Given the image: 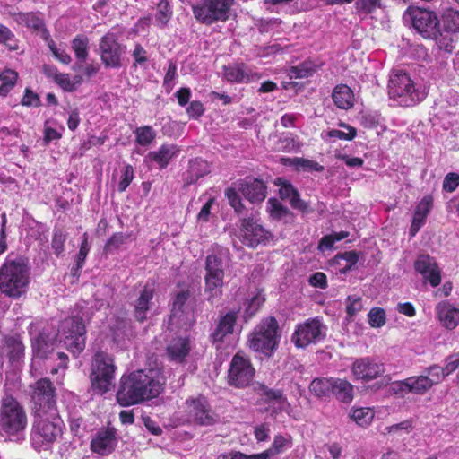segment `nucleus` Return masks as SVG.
<instances>
[{
    "label": "nucleus",
    "instance_id": "f257e3e1",
    "mask_svg": "<svg viewBox=\"0 0 459 459\" xmlns=\"http://www.w3.org/2000/svg\"><path fill=\"white\" fill-rule=\"evenodd\" d=\"M162 389L163 384L153 369L135 370L121 377L117 400L121 406L139 404L157 397Z\"/></svg>",
    "mask_w": 459,
    "mask_h": 459
},
{
    "label": "nucleus",
    "instance_id": "f03ea898",
    "mask_svg": "<svg viewBox=\"0 0 459 459\" xmlns=\"http://www.w3.org/2000/svg\"><path fill=\"white\" fill-rule=\"evenodd\" d=\"M30 267L21 257H7L0 267V290L8 297L17 299L23 295L29 284Z\"/></svg>",
    "mask_w": 459,
    "mask_h": 459
},
{
    "label": "nucleus",
    "instance_id": "7ed1b4c3",
    "mask_svg": "<svg viewBox=\"0 0 459 459\" xmlns=\"http://www.w3.org/2000/svg\"><path fill=\"white\" fill-rule=\"evenodd\" d=\"M63 420L57 411L33 414L30 442L33 448H47L62 435Z\"/></svg>",
    "mask_w": 459,
    "mask_h": 459
},
{
    "label": "nucleus",
    "instance_id": "20e7f679",
    "mask_svg": "<svg viewBox=\"0 0 459 459\" xmlns=\"http://www.w3.org/2000/svg\"><path fill=\"white\" fill-rule=\"evenodd\" d=\"M388 95L403 107H411L422 101L426 93L416 87L409 74L403 70H393L388 82Z\"/></svg>",
    "mask_w": 459,
    "mask_h": 459
},
{
    "label": "nucleus",
    "instance_id": "39448f33",
    "mask_svg": "<svg viewBox=\"0 0 459 459\" xmlns=\"http://www.w3.org/2000/svg\"><path fill=\"white\" fill-rule=\"evenodd\" d=\"M26 426L27 415L23 407L13 397H4L0 409V429L8 435H16Z\"/></svg>",
    "mask_w": 459,
    "mask_h": 459
},
{
    "label": "nucleus",
    "instance_id": "423d86ee",
    "mask_svg": "<svg viewBox=\"0 0 459 459\" xmlns=\"http://www.w3.org/2000/svg\"><path fill=\"white\" fill-rule=\"evenodd\" d=\"M114 359L104 351L95 354L91 374V386L100 394L110 390L115 378Z\"/></svg>",
    "mask_w": 459,
    "mask_h": 459
},
{
    "label": "nucleus",
    "instance_id": "0eeeda50",
    "mask_svg": "<svg viewBox=\"0 0 459 459\" xmlns=\"http://www.w3.org/2000/svg\"><path fill=\"white\" fill-rule=\"evenodd\" d=\"M443 380V371L438 365H432L423 370V374L418 377H411L404 380L394 383L395 393L405 392L422 394L433 385Z\"/></svg>",
    "mask_w": 459,
    "mask_h": 459
},
{
    "label": "nucleus",
    "instance_id": "6e6552de",
    "mask_svg": "<svg viewBox=\"0 0 459 459\" xmlns=\"http://www.w3.org/2000/svg\"><path fill=\"white\" fill-rule=\"evenodd\" d=\"M277 330L278 323L275 318L264 319L250 335L248 340L250 349L264 355H271L278 343Z\"/></svg>",
    "mask_w": 459,
    "mask_h": 459
},
{
    "label": "nucleus",
    "instance_id": "1a4fd4ad",
    "mask_svg": "<svg viewBox=\"0 0 459 459\" xmlns=\"http://www.w3.org/2000/svg\"><path fill=\"white\" fill-rule=\"evenodd\" d=\"M85 325L81 317L72 316L62 321L58 334L60 342L74 354H79L85 348Z\"/></svg>",
    "mask_w": 459,
    "mask_h": 459
},
{
    "label": "nucleus",
    "instance_id": "9d476101",
    "mask_svg": "<svg viewBox=\"0 0 459 459\" xmlns=\"http://www.w3.org/2000/svg\"><path fill=\"white\" fill-rule=\"evenodd\" d=\"M30 396L33 414L57 411L56 391L48 378H40L30 385Z\"/></svg>",
    "mask_w": 459,
    "mask_h": 459
},
{
    "label": "nucleus",
    "instance_id": "9b49d317",
    "mask_svg": "<svg viewBox=\"0 0 459 459\" xmlns=\"http://www.w3.org/2000/svg\"><path fill=\"white\" fill-rule=\"evenodd\" d=\"M122 33V28H112L100 39V59L106 67L119 68L122 65L121 56L125 47L118 42Z\"/></svg>",
    "mask_w": 459,
    "mask_h": 459
},
{
    "label": "nucleus",
    "instance_id": "f8f14e48",
    "mask_svg": "<svg viewBox=\"0 0 459 459\" xmlns=\"http://www.w3.org/2000/svg\"><path fill=\"white\" fill-rule=\"evenodd\" d=\"M403 20L411 22L414 30L424 39L435 36L440 25L435 12L422 8L409 7L403 14Z\"/></svg>",
    "mask_w": 459,
    "mask_h": 459
},
{
    "label": "nucleus",
    "instance_id": "ddd939ff",
    "mask_svg": "<svg viewBox=\"0 0 459 459\" xmlns=\"http://www.w3.org/2000/svg\"><path fill=\"white\" fill-rule=\"evenodd\" d=\"M327 332V326L318 317L309 318L297 325L292 335V342L299 348H306L310 344L322 342Z\"/></svg>",
    "mask_w": 459,
    "mask_h": 459
},
{
    "label": "nucleus",
    "instance_id": "4468645a",
    "mask_svg": "<svg viewBox=\"0 0 459 459\" xmlns=\"http://www.w3.org/2000/svg\"><path fill=\"white\" fill-rule=\"evenodd\" d=\"M255 374L249 359L239 352L235 354L228 370L227 382L230 386L245 388L251 385Z\"/></svg>",
    "mask_w": 459,
    "mask_h": 459
},
{
    "label": "nucleus",
    "instance_id": "2eb2a0df",
    "mask_svg": "<svg viewBox=\"0 0 459 459\" xmlns=\"http://www.w3.org/2000/svg\"><path fill=\"white\" fill-rule=\"evenodd\" d=\"M233 0H205L202 4L193 6V13L196 20L205 24H212L217 21H225Z\"/></svg>",
    "mask_w": 459,
    "mask_h": 459
},
{
    "label": "nucleus",
    "instance_id": "dca6fc26",
    "mask_svg": "<svg viewBox=\"0 0 459 459\" xmlns=\"http://www.w3.org/2000/svg\"><path fill=\"white\" fill-rule=\"evenodd\" d=\"M255 393L259 396L258 403L266 405V411L272 415H277L290 408V403L283 391L269 388L262 383H255Z\"/></svg>",
    "mask_w": 459,
    "mask_h": 459
},
{
    "label": "nucleus",
    "instance_id": "f3484780",
    "mask_svg": "<svg viewBox=\"0 0 459 459\" xmlns=\"http://www.w3.org/2000/svg\"><path fill=\"white\" fill-rule=\"evenodd\" d=\"M351 371L354 379L369 382L384 375L385 368V365L376 359L362 357L354 359Z\"/></svg>",
    "mask_w": 459,
    "mask_h": 459
},
{
    "label": "nucleus",
    "instance_id": "a211bd4d",
    "mask_svg": "<svg viewBox=\"0 0 459 459\" xmlns=\"http://www.w3.org/2000/svg\"><path fill=\"white\" fill-rule=\"evenodd\" d=\"M243 243L250 247H255L259 244H265L272 234L266 230L258 221L253 218H244L241 223Z\"/></svg>",
    "mask_w": 459,
    "mask_h": 459
},
{
    "label": "nucleus",
    "instance_id": "6ab92c4d",
    "mask_svg": "<svg viewBox=\"0 0 459 459\" xmlns=\"http://www.w3.org/2000/svg\"><path fill=\"white\" fill-rule=\"evenodd\" d=\"M117 445V430L115 428H101L91 437L90 448L91 452L101 456L110 455Z\"/></svg>",
    "mask_w": 459,
    "mask_h": 459
},
{
    "label": "nucleus",
    "instance_id": "aec40b11",
    "mask_svg": "<svg viewBox=\"0 0 459 459\" xmlns=\"http://www.w3.org/2000/svg\"><path fill=\"white\" fill-rule=\"evenodd\" d=\"M186 411L189 419L199 425H212L216 418L207 400L204 396L186 401Z\"/></svg>",
    "mask_w": 459,
    "mask_h": 459
},
{
    "label": "nucleus",
    "instance_id": "412c9836",
    "mask_svg": "<svg viewBox=\"0 0 459 459\" xmlns=\"http://www.w3.org/2000/svg\"><path fill=\"white\" fill-rule=\"evenodd\" d=\"M414 268L432 287L440 284L441 271L434 257L429 255H420L414 263Z\"/></svg>",
    "mask_w": 459,
    "mask_h": 459
},
{
    "label": "nucleus",
    "instance_id": "4be33fe9",
    "mask_svg": "<svg viewBox=\"0 0 459 459\" xmlns=\"http://www.w3.org/2000/svg\"><path fill=\"white\" fill-rule=\"evenodd\" d=\"M153 296L154 289L146 284L134 301V316L138 322L143 323L147 319L148 312L153 306Z\"/></svg>",
    "mask_w": 459,
    "mask_h": 459
},
{
    "label": "nucleus",
    "instance_id": "5701e85b",
    "mask_svg": "<svg viewBox=\"0 0 459 459\" xmlns=\"http://www.w3.org/2000/svg\"><path fill=\"white\" fill-rule=\"evenodd\" d=\"M238 191L251 203H261L266 197V186L257 178H246L239 183Z\"/></svg>",
    "mask_w": 459,
    "mask_h": 459
},
{
    "label": "nucleus",
    "instance_id": "b1692460",
    "mask_svg": "<svg viewBox=\"0 0 459 459\" xmlns=\"http://www.w3.org/2000/svg\"><path fill=\"white\" fill-rule=\"evenodd\" d=\"M238 318V312L231 310L221 316L219 322L211 333L210 338L213 343H221L225 337L231 334Z\"/></svg>",
    "mask_w": 459,
    "mask_h": 459
},
{
    "label": "nucleus",
    "instance_id": "393cba45",
    "mask_svg": "<svg viewBox=\"0 0 459 459\" xmlns=\"http://www.w3.org/2000/svg\"><path fill=\"white\" fill-rule=\"evenodd\" d=\"M230 261V253L227 247L215 245L206 256L205 271H224Z\"/></svg>",
    "mask_w": 459,
    "mask_h": 459
},
{
    "label": "nucleus",
    "instance_id": "a878e982",
    "mask_svg": "<svg viewBox=\"0 0 459 459\" xmlns=\"http://www.w3.org/2000/svg\"><path fill=\"white\" fill-rule=\"evenodd\" d=\"M56 334L42 331L32 338V350L34 356L39 359H47L54 351Z\"/></svg>",
    "mask_w": 459,
    "mask_h": 459
},
{
    "label": "nucleus",
    "instance_id": "bb28decb",
    "mask_svg": "<svg viewBox=\"0 0 459 459\" xmlns=\"http://www.w3.org/2000/svg\"><path fill=\"white\" fill-rule=\"evenodd\" d=\"M277 181V185L280 186V197L282 200H288L293 209L303 212H307L308 205L305 201L300 199L298 190L290 183L282 178H278Z\"/></svg>",
    "mask_w": 459,
    "mask_h": 459
},
{
    "label": "nucleus",
    "instance_id": "cd10ccee",
    "mask_svg": "<svg viewBox=\"0 0 459 459\" xmlns=\"http://www.w3.org/2000/svg\"><path fill=\"white\" fill-rule=\"evenodd\" d=\"M0 355L8 358L11 364H18L24 356V345L18 337H5Z\"/></svg>",
    "mask_w": 459,
    "mask_h": 459
},
{
    "label": "nucleus",
    "instance_id": "c85d7f7f",
    "mask_svg": "<svg viewBox=\"0 0 459 459\" xmlns=\"http://www.w3.org/2000/svg\"><path fill=\"white\" fill-rule=\"evenodd\" d=\"M224 77L238 83H247L259 79L258 74L244 64L225 66Z\"/></svg>",
    "mask_w": 459,
    "mask_h": 459
},
{
    "label": "nucleus",
    "instance_id": "c756f323",
    "mask_svg": "<svg viewBox=\"0 0 459 459\" xmlns=\"http://www.w3.org/2000/svg\"><path fill=\"white\" fill-rule=\"evenodd\" d=\"M438 320L447 329H454L459 324V309L447 301L439 302L436 307Z\"/></svg>",
    "mask_w": 459,
    "mask_h": 459
},
{
    "label": "nucleus",
    "instance_id": "7c9ffc66",
    "mask_svg": "<svg viewBox=\"0 0 459 459\" xmlns=\"http://www.w3.org/2000/svg\"><path fill=\"white\" fill-rule=\"evenodd\" d=\"M224 272L222 271H205L204 281L205 293L208 295L207 299L210 302L213 299L218 298L222 293Z\"/></svg>",
    "mask_w": 459,
    "mask_h": 459
},
{
    "label": "nucleus",
    "instance_id": "2f4dec72",
    "mask_svg": "<svg viewBox=\"0 0 459 459\" xmlns=\"http://www.w3.org/2000/svg\"><path fill=\"white\" fill-rule=\"evenodd\" d=\"M179 151L176 144H162L159 150L150 152L146 159L157 163L160 169H165L169 161L178 155Z\"/></svg>",
    "mask_w": 459,
    "mask_h": 459
},
{
    "label": "nucleus",
    "instance_id": "473e14b6",
    "mask_svg": "<svg viewBox=\"0 0 459 459\" xmlns=\"http://www.w3.org/2000/svg\"><path fill=\"white\" fill-rule=\"evenodd\" d=\"M166 351L171 361L181 363L190 351L189 341L183 337L173 338L168 344Z\"/></svg>",
    "mask_w": 459,
    "mask_h": 459
},
{
    "label": "nucleus",
    "instance_id": "72a5a7b5",
    "mask_svg": "<svg viewBox=\"0 0 459 459\" xmlns=\"http://www.w3.org/2000/svg\"><path fill=\"white\" fill-rule=\"evenodd\" d=\"M332 394L344 403H351L354 397V386L347 379L334 377Z\"/></svg>",
    "mask_w": 459,
    "mask_h": 459
},
{
    "label": "nucleus",
    "instance_id": "f704fd0d",
    "mask_svg": "<svg viewBox=\"0 0 459 459\" xmlns=\"http://www.w3.org/2000/svg\"><path fill=\"white\" fill-rule=\"evenodd\" d=\"M332 99L339 108L349 109L353 106L354 94L349 86L340 84L334 87Z\"/></svg>",
    "mask_w": 459,
    "mask_h": 459
},
{
    "label": "nucleus",
    "instance_id": "c9c22d12",
    "mask_svg": "<svg viewBox=\"0 0 459 459\" xmlns=\"http://www.w3.org/2000/svg\"><path fill=\"white\" fill-rule=\"evenodd\" d=\"M210 172L208 162L201 158H195L189 162L186 181L187 185L195 183L200 178Z\"/></svg>",
    "mask_w": 459,
    "mask_h": 459
},
{
    "label": "nucleus",
    "instance_id": "e433bc0d",
    "mask_svg": "<svg viewBox=\"0 0 459 459\" xmlns=\"http://www.w3.org/2000/svg\"><path fill=\"white\" fill-rule=\"evenodd\" d=\"M189 297V290H182L176 295L172 304L171 316L169 318L170 324L180 322L181 316L186 313L187 307L186 304Z\"/></svg>",
    "mask_w": 459,
    "mask_h": 459
},
{
    "label": "nucleus",
    "instance_id": "4c0bfd02",
    "mask_svg": "<svg viewBox=\"0 0 459 459\" xmlns=\"http://www.w3.org/2000/svg\"><path fill=\"white\" fill-rule=\"evenodd\" d=\"M334 377L315 378L309 385V391L318 398H327L332 394Z\"/></svg>",
    "mask_w": 459,
    "mask_h": 459
},
{
    "label": "nucleus",
    "instance_id": "58836bf2",
    "mask_svg": "<svg viewBox=\"0 0 459 459\" xmlns=\"http://www.w3.org/2000/svg\"><path fill=\"white\" fill-rule=\"evenodd\" d=\"M435 34V36L429 37V39H434L440 49L451 52L454 48L455 33L448 29H445L444 26L441 29L439 25Z\"/></svg>",
    "mask_w": 459,
    "mask_h": 459
},
{
    "label": "nucleus",
    "instance_id": "ea45409f",
    "mask_svg": "<svg viewBox=\"0 0 459 459\" xmlns=\"http://www.w3.org/2000/svg\"><path fill=\"white\" fill-rule=\"evenodd\" d=\"M12 15L18 24L27 28L39 30L44 26L43 20L36 13H12Z\"/></svg>",
    "mask_w": 459,
    "mask_h": 459
},
{
    "label": "nucleus",
    "instance_id": "a19ab883",
    "mask_svg": "<svg viewBox=\"0 0 459 459\" xmlns=\"http://www.w3.org/2000/svg\"><path fill=\"white\" fill-rule=\"evenodd\" d=\"M317 66L310 61L303 62L299 65L288 69L287 75L290 79H304L312 76L316 72Z\"/></svg>",
    "mask_w": 459,
    "mask_h": 459
},
{
    "label": "nucleus",
    "instance_id": "79ce46f5",
    "mask_svg": "<svg viewBox=\"0 0 459 459\" xmlns=\"http://www.w3.org/2000/svg\"><path fill=\"white\" fill-rule=\"evenodd\" d=\"M358 260L359 252L355 250L339 253L334 256V262L339 265H342V261H345V265L340 268V273L342 274H345L351 271L356 265Z\"/></svg>",
    "mask_w": 459,
    "mask_h": 459
},
{
    "label": "nucleus",
    "instance_id": "37998d69",
    "mask_svg": "<svg viewBox=\"0 0 459 459\" xmlns=\"http://www.w3.org/2000/svg\"><path fill=\"white\" fill-rule=\"evenodd\" d=\"M72 48L79 62H84L89 56V39L83 35L76 36L72 41Z\"/></svg>",
    "mask_w": 459,
    "mask_h": 459
},
{
    "label": "nucleus",
    "instance_id": "c03bdc74",
    "mask_svg": "<svg viewBox=\"0 0 459 459\" xmlns=\"http://www.w3.org/2000/svg\"><path fill=\"white\" fill-rule=\"evenodd\" d=\"M290 437L278 435L274 437L271 447L260 454L261 455L264 456V459H270L272 456L284 452V450L286 449L287 446H290Z\"/></svg>",
    "mask_w": 459,
    "mask_h": 459
},
{
    "label": "nucleus",
    "instance_id": "a18cd8bd",
    "mask_svg": "<svg viewBox=\"0 0 459 459\" xmlns=\"http://www.w3.org/2000/svg\"><path fill=\"white\" fill-rule=\"evenodd\" d=\"M340 126L345 127L348 130V133H345L338 129H331L325 133V135H324V133L322 134L323 138L326 141H331L334 139L351 141L356 137L357 131L354 127L345 125L343 123H341Z\"/></svg>",
    "mask_w": 459,
    "mask_h": 459
},
{
    "label": "nucleus",
    "instance_id": "49530a36",
    "mask_svg": "<svg viewBox=\"0 0 459 459\" xmlns=\"http://www.w3.org/2000/svg\"><path fill=\"white\" fill-rule=\"evenodd\" d=\"M90 250H91V243L89 242V236L85 232V233H83V235L82 237V243H81V246H80V249H79L78 254L76 255V259H75L76 264H75V267H74L72 269V271L74 272L73 273L74 275L78 272H80L82 270V268L83 267L84 263H85V259H86Z\"/></svg>",
    "mask_w": 459,
    "mask_h": 459
},
{
    "label": "nucleus",
    "instance_id": "de8ad7c7",
    "mask_svg": "<svg viewBox=\"0 0 459 459\" xmlns=\"http://www.w3.org/2000/svg\"><path fill=\"white\" fill-rule=\"evenodd\" d=\"M134 134L135 135V142L142 146H147L151 144L156 137V132L151 126L137 127L134 131Z\"/></svg>",
    "mask_w": 459,
    "mask_h": 459
},
{
    "label": "nucleus",
    "instance_id": "09e8293b",
    "mask_svg": "<svg viewBox=\"0 0 459 459\" xmlns=\"http://www.w3.org/2000/svg\"><path fill=\"white\" fill-rule=\"evenodd\" d=\"M0 44H4L9 50L13 51L19 48L18 41L12 30L0 23Z\"/></svg>",
    "mask_w": 459,
    "mask_h": 459
},
{
    "label": "nucleus",
    "instance_id": "8fccbe9b",
    "mask_svg": "<svg viewBox=\"0 0 459 459\" xmlns=\"http://www.w3.org/2000/svg\"><path fill=\"white\" fill-rule=\"evenodd\" d=\"M374 418V412L370 408H358L351 412V419L359 426L368 425Z\"/></svg>",
    "mask_w": 459,
    "mask_h": 459
},
{
    "label": "nucleus",
    "instance_id": "3c124183",
    "mask_svg": "<svg viewBox=\"0 0 459 459\" xmlns=\"http://www.w3.org/2000/svg\"><path fill=\"white\" fill-rule=\"evenodd\" d=\"M267 211L273 219L280 220L289 214V209L283 206L275 198H270L267 202Z\"/></svg>",
    "mask_w": 459,
    "mask_h": 459
},
{
    "label": "nucleus",
    "instance_id": "603ef678",
    "mask_svg": "<svg viewBox=\"0 0 459 459\" xmlns=\"http://www.w3.org/2000/svg\"><path fill=\"white\" fill-rule=\"evenodd\" d=\"M131 56L134 58V63L132 65V67L134 68H136L138 65L145 66L149 61L148 52L140 43L134 44Z\"/></svg>",
    "mask_w": 459,
    "mask_h": 459
},
{
    "label": "nucleus",
    "instance_id": "864d4df0",
    "mask_svg": "<svg viewBox=\"0 0 459 459\" xmlns=\"http://www.w3.org/2000/svg\"><path fill=\"white\" fill-rule=\"evenodd\" d=\"M172 12L169 4L166 0H161L157 6L156 22L161 27L165 26L171 17Z\"/></svg>",
    "mask_w": 459,
    "mask_h": 459
},
{
    "label": "nucleus",
    "instance_id": "5fc2aeb1",
    "mask_svg": "<svg viewBox=\"0 0 459 459\" xmlns=\"http://www.w3.org/2000/svg\"><path fill=\"white\" fill-rule=\"evenodd\" d=\"M225 196L227 197L230 205L234 209L235 212L238 215L243 213L245 206L238 191L233 187H229L225 190Z\"/></svg>",
    "mask_w": 459,
    "mask_h": 459
},
{
    "label": "nucleus",
    "instance_id": "6e6d98bb",
    "mask_svg": "<svg viewBox=\"0 0 459 459\" xmlns=\"http://www.w3.org/2000/svg\"><path fill=\"white\" fill-rule=\"evenodd\" d=\"M65 241L66 234L60 229H55L52 236L51 248L57 256L63 254Z\"/></svg>",
    "mask_w": 459,
    "mask_h": 459
},
{
    "label": "nucleus",
    "instance_id": "4d7b16f0",
    "mask_svg": "<svg viewBox=\"0 0 459 459\" xmlns=\"http://www.w3.org/2000/svg\"><path fill=\"white\" fill-rule=\"evenodd\" d=\"M443 26L455 33L459 32V11H447L443 18Z\"/></svg>",
    "mask_w": 459,
    "mask_h": 459
},
{
    "label": "nucleus",
    "instance_id": "13d9d810",
    "mask_svg": "<svg viewBox=\"0 0 459 459\" xmlns=\"http://www.w3.org/2000/svg\"><path fill=\"white\" fill-rule=\"evenodd\" d=\"M368 323L372 327H381L385 324V312L383 308L374 307L368 315Z\"/></svg>",
    "mask_w": 459,
    "mask_h": 459
},
{
    "label": "nucleus",
    "instance_id": "bf43d9fd",
    "mask_svg": "<svg viewBox=\"0 0 459 459\" xmlns=\"http://www.w3.org/2000/svg\"><path fill=\"white\" fill-rule=\"evenodd\" d=\"M131 239V235L125 233H116L114 234L106 243L105 249L107 251H110L113 249H117L122 245L126 244L128 240Z\"/></svg>",
    "mask_w": 459,
    "mask_h": 459
},
{
    "label": "nucleus",
    "instance_id": "052dcab7",
    "mask_svg": "<svg viewBox=\"0 0 459 459\" xmlns=\"http://www.w3.org/2000/svg\"><path fill=\"white\" fill-rule=\"evenodd\" d=\"M363 307L362 299L357 295H350L346 299V312L350 317L354 316Z\"/></svg>",
    "mask_w": 459,
    "mask_h": 459
},
{
    "label": "nucleus",
    "instance_id": "680f3d73",
    "mask_svg": "<svg viewBox=\"0 0 459 459\" xmlns=\"http://www.w3.org/2000/svg\"><path fill=\"white\" fill-rule=\"evenodd\" d=\"M134 178V169L131 165H126L121 172V179L117 185V190L122 193L126 190Z\"/></svg>",
    "mask_w": 459,
    "mask_h": 459
},
{
    "label": "nucleus",
    "instance_id": "e2e57ef3",
    "mask_svg": "<svg viewBox=\"0 0 459 459\" xmlns=\"http://www.w3.org/2000/svg\"><path fill=\"white\" fill-rule=\"evenodd\" d=\"M47 40H48V46L49 48V49L51 50L53 56L61 63L63 64H65V65H68L72 58L70 56L69 54H67L65 52V49H61V48H58L54 40L51 39H48V37H47Z\"/></svg>",
    "mask_w": 459,
    "mask_h": 459
},
{
    "label": "nucleus",
    "instance_id": "0e129e2a",
    "mask_svg": "<svg viewBox=\"0 0 459 459\" xmlns=\"http://www.w3.org/2000/svg\"><path fill=\"white\" fill-rule=\"evenodd\" d=\"M293 163L299 168H301L302 169L307 171L320 172L324 170V167L319 163L304 158H295Z\"/></svg>",
    "mask_w": 459,
    "mask_h": 459
},
{
    "label": "nucleus",
    "instance_id": "69168bd1",
    "mask_svg": "<svg viewBox=\"0 0 459 459\" xmlns=\"http://www.w3.org/2000/svg\"><path fill=\"white\" fill-rule=\"evenodd\" d=\"M264 299L261 295L254 296L247 303V306L245 310V315L247 318H250L253 316L260 308L261 305L264 303Z\"/></svg>",
    "mask_w": 459,
    "mask_h": 459
},
{
    "label": "nucleus",
    "instance_id": "338daca9",
    "mask_svg": "<svg viewBox=\"0 0 459 459\" xmlns=\"http://www.w3.org/2000/svg\"><path fill=\"white\" fill-rule=\"evenodd\" d=\"M381 0H356L355 5L358 12L369 13L380 6Z\"/></svg>",
    "mask_w": 459,
    "mask_h": 459
},
{
    "label": "nucleus",
    "instance_id": "774afa93",
    "mask_svg": "<svg viewBox=\"0 0 459 459\" xmlns=\"http://www.w3.org/2000/svg\"><path fill=\"white\" fill-rule=\"evenodd\" d=\"M459 186V174L455 172L448 173L443 181V189L452 193Z\"/></svg>",
    "mask_w": 459,
    "mask_h": 459
}]
</instances>
